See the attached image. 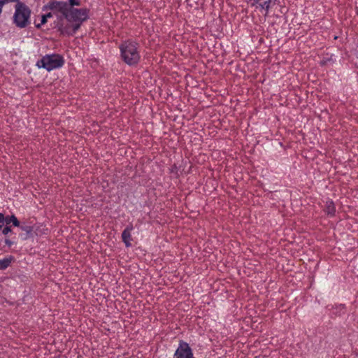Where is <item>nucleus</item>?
<instances>
[{
  "mask_svg": "<svg viewBox=\"0 0 358 358\" xmlns=\"http://www.w3.org/2000/svg\"><path fill=\"white\" fill-rule=\"evenodd\" d=\"M89 18V10L86 8H76L71 7L66 20L71 24H60L59 30L62 34L73 36L80 29L82 24Z\"/></svg>",
  "mask_w": 358,
  "mask_h": 358,
  "instance_id": "f257e3e1",
  "label": "nucleus"
},
{
  "mask_svg": "<svg viewBox=\"0 0 358 358\" xmlns=\"http://www.w3.org/2000/svg\"><path fill=\"white\" fill-rule=\"evenodd\" d=\"M120 56L122 59L129 66H136L140 61L141 55L138 43L127 40L120 45Z\"/></svg>",
  "mask_w": 358,
  "mask_h": 358,
  "instance_id": "f03ea898",
  "label": "nucleus"
},
{
  "mask_svg": "<svg viewBox=\"0 0 358 358\" xmlns=\"http://www.w3.org/2000/svg\"><path fill=\"white\" fill-rule=\"evenodd\" d=\"M81 3L80 0H69L68 1H50L43 9H48L53 15L58 17H62L66 19L69 10L73 6H79Z\"/></svg>",
  "mask_w": 358,
  "mask_h": 358,
  "instance_id": "7ed1b4c3",
  "label": "nucleus"
},
{
  "mask_svg": "<svg viewBox=\"0 0 358 358\" xmlns=\"http://www.w3.org/2000/svg\"><path fill=\"white\" fill-rule=\"evenodd\" d=\"M31 10L24 3L18 1L15 6L13 22L19 28H24L30 23Z\"/></svg>",
  "mask_w": 358,
  "mask_h": 358,
  "instance_id": "20e7f679",
  "label": "nucleus"
},
{
  "mask_svg": "<svg viewBox=\"0 0 358 358\" xmlns=\"http://www.w3.org/2000/svg\"><path fill=\"white\" fill-rule=\"evenodd\" d=\"M65 63L64 58L59 54H47L38 60L36 65L48 71L62 68Z\"/></svg>",
  "mask_w": 358,
  "mask_h": 358,
  "instance_id": "39448f33",
  "label": "nucleus"
},
{
  "mask_svg": "<svg viewBox=\"0 0 358 358\" xmlns=\"http://www.w3.org/2000/svg\"><path fill=\"white\" fill-rule=\"evenodd\" d=\"M173 358H195L194 356V353L192 349L190 348L189 345L184 341L180 340L178 343V346L175 351Z\"/></svg>",
  "mask_w": 358,
  "mask_h": 358,
  "instance_id": "423d86ee",
  "label": "nucleus"
},
{
  "mask_svg": "<svg viewBox=\"0 0 358 358\" xmlns=\"http://www.w3.org/2000/svg\"><path fill=\"white\" fill-rule=\"evenodd\" d=\"M134 230L133 225L129 224L127 226V227L124 229V231L122 233V239L123 243L125 244V246L129 248L131 246V231Z\"/></svg>",
  "mask_w": 358,
  "mask_h": 358,
  "instance_id": "0eeeda50",
  "label": "nucleus"
},
{
  "mask_svg": "<svg viewBox=\"0 0 358 358\" xmlns=\"http://www.w3.org/2000/svg\"><path fill=\"white\" fill-rule=\"evenodd\" d=\"M324 212L329 216L333 217L336 213V206L334 201L331 199H327L323 208Z\"/></svg>",
  "mask_w": 358,
  "mask_h": 358,
  "instance_id": "6e6552de",
  "label": "nucleus"
},
{
  "mask_svg": "<svg viewBox=\"0 0 358 358\" xmlns=\"http://www.w3.org/2000/svg\"><path fill=\"white\" fill-rule=\"evenodd\" d=\"M276 0H266L264 2L261 3V1L257 4V6H255L257 8H259L262 10H265L267 13L271 8V4H274Z\"/></svg>",
  "mask_w": 358,
  "mask_h": 358,
  "instance_id": "1a4fd4ad",
  "label": "nucleus"
},
{
  "mask_svg": "<svg viewBox=\"0 0 358 358\" xmlns=\"http://www.w3.org/2000/svg\"><path fill=\"white\" fill-rule=\"evenodd\" d=\"M19 227L25 232V234H20V237L24 240L29 238L33 231L32 227L29 225H20Z\"/></svg>",
  "mask_w": 358,
  "mask_h": 358,
  "instance_id": "9d476101",
  "label": "nucleus"
},
{
  "mask_svg": "<svg viewBox=\"0 0 358 358\" xmlns=\"http://www.w3.org/2000/svg\"><path fill=\"white\" fill-rule=\"evenodd\" d=\"M12 260H13L12 257H6V258L0 259V270H4V269L7 268L10 266Z\"/></svg>",
  "mask_w": 358,
  "mask_h": 358,
  "instance_id": "9b49d317",
  "label": "nucleus"
},
{
  "mask_svg": "<svg viewBox=\"0 0 358 358\" xmlns=\"http://www.w3.org/2000/svg\"><path fill=\"white\" fill-rule=\"evenodd\" d=\"M10 223H12L13 225L15 227L20 226V222L18 221V220L17 219V217L15 215L6 217V224H9Z\"/></svg>",
  "mask_w": 358,
  "mask_h": 358,
  "instance_id": "f8f14e48",
  "label": "nucleus"
},
{
  "mask_svg": "<svg viewBox=\"0 0 358 358\" xmlns=\"http://www.w3.org/2000/svg\"><path fill=\"white\" fill-rule=\"evenodd\" d=\"M52 16H53V14L52 13V12H50L45 15H42L41 24H45L47 22L48 19L52 17Z\"/></svg>",
  "mask_w": 358,
  "mask_h": 358,
  "instance_id": "ddd939ff",
  "label": "nucleus"
},
{
  "mask_svg": "<svg viewBox=\"0 0 358 358\" xmlns=\"http://www.w3.org/2000/svg\"><path fill=\"white\" fill-rule=\"evenodd\" d=\"M262 0H247L248 3H249L251 6H257V4L261 1Z\"/></svg>",
  "mask_w": 358,
  "mask_h": 358,
  "instance_id": "4468645a",
  "label": "nucleus"
},
{
  "mask_svg": "<svg viewBox=\"0 0 358 358\" xmlns=\"http://www.w3.org/2000/svg\"><path fill=\"white\" fill-rule=\"evenodd\" d=\"M11 231V229L10 227H6L3 229L2 230V233L4 234V235H7L8 233H10Z\"/></svg>",
  "mask_w": 358,
  "mask_h": 358,
  "instance_id": "2eb2a0df",
  "label": "nucleus"
},
{
  "mask_svg": "<svg viewBox=\"0 0 358 358\" xmlns=\"http://www.w3.org/2000/svg\"><path fill=\"white\" fill-rule=\"evenodd\" d=\"M6 217L3 214L0 213V223H6Z\"/></svg>",
  "mask_w": 358,
  "mask_h": 358,
  "instance_id": "dca6fc26",
  "label": "nucleus"
},
{
  "mask_svg": "<svg viewBox=\"0 0 358 358\" xmlns=\"http://www.w3.org/2000/svg\"><path fill=\"white\" fill-rule=\"evenodd\" d=\"M5 243H6L8 246L10 247V246L13 244V241H11L10 240H9V239H6V240H5Z\"/></svg>",
  "mask_w": 358,
  "mask_h": 358,
  "instance_id": "f3484780",
  "label": "nucleus"
},
{
  "mask_svg": "<svg viewBox=\"0 0 358 358\" xmlns=\"http://www.w3.org/2000/svg\"><path fill=\"white\" fill-rule=\"evenodd\" d=\"M320 64L322 66L326 64V61H321Z\"/></svg>",
  "mask_w": 358,
  "mask_h": 358,
  "instance_id": "a211bd4d",
  "label": "nucleus"
}]
</instances>
